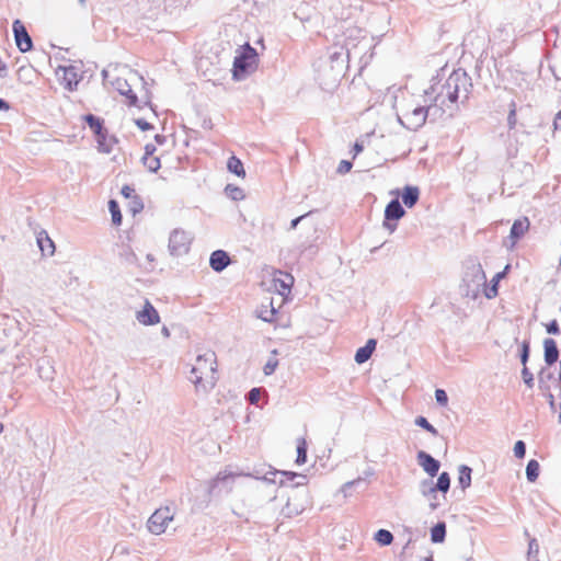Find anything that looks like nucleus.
Here are the masks:
<instances>
[{
    "instance_id": "nucleus-44",
    "label": "nucleus",
    "mask_w": 561,
    "mask_h": 561,
    "mask_svg": "<svg viewBox=\"0 0 561 561\" xmlns=\"http://www.w3.org/2000/svg\"><path fill=\"white\" fill-rule=\"evenodd\" d=\"M142 203L141 201L139 199V197H137V199H131V210L136 214L138 211H140L142 209Z\"/></svg>"
},
{
    "instance_id": "nucleus-18",
    "label": "nucleus",
    "mask_w": 561,
    "mask_h": 561,
    "mask_svg": "<svg viewBox=\"0 0 561 561\" xmlns=\"http://www.w3.org/2000/svg\"><path fill=\"white\" fill-rule=\"evenodd\" d=\"M419 188L415 186H405L402 193V201L405 206L413 207L419 201Z\"/></svg>"
},
{
    "instance_id": "nucleus-33",
    "label": "nucleus",
    "mask_w": 561,
    "mask_h": 561,
    "mask_svg": "<svg viewBox=\"0 0 561 561\" xmlns=\"http://www.w3.org/2000/svg\"><path fill=\"white\" fill-rule=\"evenodd\" d=\"M96 137V141L99 144V147L102 151L107 152L108 148H105V141L107 137V131L102 127L99 134H94Z\"/></svg>"
},
{
    "instance_id": "nucleus-32",
    "label": "nucleus",
    "mask_w": 561,
    "mask_h": 561,
    "mask_svg": "<svg viewBox=\"0 0 561 561\" xmlns=\"http://www.w3.org/2000/svg\"><path fill=\"white\" fill-rule=\"evenodd\" d=\"M427 113H428V110L424 106H419L413 110V115L416 116L419 124L425 123Z\"/></svg>"
},
{
    "instance_id": "nucleus-24",
    "label": "nucleus",
    "mask_w": 561,
    "mask_h": 561,
    "mask_svg": "<svg viewBox=\"0 0 561 561\" xmlns=\"http://www.w3.org/2000/svg\"><path fill=\"white\" fill-rule=\"evenodd\" d=\"M459 484L462 486V489H467L471 484V469L467 466H461L459 468Z\"/></svg>"
},
{
    "instance_id": "nucleus-42",
    "label": "nucleus",
    "mask_w": 561,
    "mask_h": 561,
    "mask_svg": "<svg viewBox=\"0 0 561 561\" xmlns=\"http://www.w3.org/2000/svg\"><path fill=\"white\" fill-rule=\"evenodd\" d=\"M529 355V343L523 342L522 344V363L525 365Z\"/></svg>"
},
{
    "instance_id": "nucleus-25",
    "label": "nucleus",
    "mask_w": 561,
    "mask_h": 561,
    "mask_svg": "<svg viewBox=\"0 0 561 561\" xmlns=\"http://www.w3.org/2000/svg\"><path fill=\"white\" fill-rule=\"evenodd\" d=\"M62 80L66 81V85L68 89H72V83L77 84V73L72 67L62 68Z\"/></svg>"
},
{
    "instance_id": "nucleus-30",
    "label": "nucleus",
    "mask_w": 561,
    "mask_h": 561,
    "mask_svg": "<svg viewBox=\"0 0 561 561\" xmlns=\"http://www.w3.org/2000/svg\"><path fill=\"white\" fill-rule=\"evenodd\" d=\"M538 552H539V546L537 543V540L533 538L528 543V551H527L528 560L529 561L538 560V558H537Z\"/></svg>"
},
{
    "instance_id": "nucleus-23",
    "label": "nucleus",
    "mask_w": 561,
    "mask_h": 561,
    "mask_svg": "<svg viewBox=\"0 0 561 561\" xmlns=\"http://www.w3.org/2000/svg\"><path fill=\"white\" fill-rule=\"evenodd\" d=\"M307 461V442L305 438H299L297 442V465H304Z\"/></svg>"
},
{
    "instance_id": "nucleus-6",
    "label": "nucleus",
    "mask_w": 561,
    "mask_h": 561,
    "mask_svg": "<svg viewBox=\"0 0 561 561\" xmlns=\"http://www.w3.org/2000/svg\"><path fill=\"white\" fill-rule=\"evenodd\" d=\"M294 285V277L291 274L275 271L272 275V284L271 287L273 290L278 293L280 296L286 297L290 294L291 287Z\"/></svg>"
},
{
    "instance_id": "nucleus-45",
    "label": "nucleus",
    "mask_w": 561,
    "mask_h": 561,
    "mask_svg": "<svg viewBox=\"0 0 561 561\" xmlns=\"http://www.w3.org/2000/svg\"><path fill=\"white\" fill-rule=\"evenodd\" d=\"M364 150L363 144L356 141L353 146V158H356Z\"/></svg>"
},
{
    "instance_id": "nucleus-36",
    "label": "nucleus",
    "mask_w": 561,
    "mask_h": 561,
    "mask_svg": "<svg viewBox=\"0 0 561 561\" xmlns=\"http://www.w3.org/2000/svg\"><path fill=\"white\" fill-rule=\"evenodd\" d=\"M122 195L127 199H137V195L135 193V190L130 187L129 185H124L121 191Z\"/></svg>"
},
{
    "instance_id": "nucleus-35",
    "label": "nucleus",
    "mask_w": 561,
    "mask_h": 561,
    "mask_svg": "<svg viewBox=\"0 0 561 561\" xmlns=\"http://www.w3.org/2000/svg\"><path fill=\"white\" fill-rule=\"evenodd\" d=\"M525 454H526L525 443L523 440H517L514 445V455L518 459H523L525 457Z\"/></svg>"
},
{
    "instance_id": "nucleus-3",
    "label": "nucleus",
    "mask_w": 561,
    "mask_h": 561,
    "mask_svg": "<svg viewBox=\"0 0 561 561\" xmlns=\"http://www.w3.org/2000/svg\"><path fill=\"white\" fill-rule=\"evenodd\" d=\"M466 79L458 72H453L442 85L439 92H437L436 101H439L442 105H445L446 100L450 103H456L459 98L460 87L465 85Z\"/></svg>"
},
{
    "instance_id": "nucleus-39",
    "label": "nucleus",
    "mask_w": 561,
    "mask_h": 561,
    "mask_svg": "<svg viewBox=\"0 0 561 561\" xmlns=\"http://www.w3.org/2000/svg\"><path fill=\"white\" fill-rule=\"evenodd\" d=\"M261 399V390L259 388H253L249 392V401L252 404H256Z\"/></svg>"
},
{
    "instance_id": "nucleus-29",
    "label": "nucleus",
    "mask_w": 561,
    "mask_h": 561,
    "mask_svg": "<svg viewBox=\"0 0 561 561\" xmlns=\"http://www.w3.org/2000/svg\"><path fill=\"white\" fill-rule=\"evenodd\" d=\"M449 485H450V478H449L448 473L447 472L440 473V476L437 479V484H436L437 489L443 492H447L449 489Z\"/></svg>"
},
{
    "instance_id": "nucleus-13",
    "label": "nucleus",
    "mask_w": 561,
    "mask_h": 561,
    "mask_svg": "<svg viewBox=\"0 0 561 561\" xmlns=\"http://www.w3.org/2000/svg\"><path fill=\"white\" fill-rule=\"evenodd\" d=\"M210 267L216 272H221L230 264V257L224 250H216L209 259Z\"/></svg>"
},
{
    "instance_id": "nucleus-50",
    "label": "nucleus",
    "mask_w": 561,
    "mask_h": 561,
    "mask_svg": "<svg viewBox=\"0 0 561 561\" xmlns=\"http://www.w3.org/2000/svg\"><path fill=\"white\" fill-rule=\"evenodd\" d=\"M301 218H302V216H300V217H298V218L294 219V220L291 221V228H296V226L298 225V222L300 221V219H301Z\"/></svg>"
},
{
    "instance_id": "nucleus-43",
    "label": "nucleus",
    "mask_w": 561,
    "mask_h": 561,
    "mask_svg": "<svg viewBox=\"0 0 561 561\" xmlns=\"http://www.w3.org/2000/svg\"><path fill=\"white\" fill-rule=\"evenodd\" d=\"M122 93L126 95L129 105H136L137 96L135 93H133V91L130 89L127 90L126 92L122 91Z\"/></svg>"
},
{
    "instance_id": "nucleus-14",
    "label": "nucleus",
    "mask_w": 561,
    "mask_h": 561,
    "mask_svg": "<svg viewBox=\"0 0 561 561\" xmlns=\"http://www.w3.org/2000/svg\"><path fill=\"white\" fill-rule=\"evenodd\" d=\"M420 465L430 476L434 477L439 470V462L425 451L417 454Z\"/></svg>"
},
{
    "instance_id": "nucleus-21",
    "label": "nucleus",
    "mask_w": 561,
    "mask_h": 561,
    "mask_svg": "<svg viewBox=\"0 0 561 561\" xmlns=\"http://www.w3.org/2000/svg\"><path fill=\"white\" fill-rule=\"evenodd\" d=\"M446 535L445 523H438L431 530V540L435 543L443 542Z\"/></svg>"
},
{
    "instance_id": "nucleus-16",
    "label": "nucleus",
    "mask_w": 561,
    "mask_h": 561,
    "mask_svg": "<svg viewBox=\"0 0 561 561\" xmlns=\"http://www.w3.org/2000/svg\"><path fill=\"white\" fill-rule=\"evenodd\" d=\"M543 350L546 364L549 366L553 365L559 358V351L556 341L553 339H546L543 341Z\"/></svg>"
},
{
    "instance_id": "nucleus-34",
    "label": "nucleus",
    "mask_w": 561,
    "mask_h": 561,
    "mask_svg": "<svg viewBox=\"0 0 561 561\" xmlns=\"http://www.w3.org/2000/svg\"><path fill=\"white\" fill-rule=\"evenodd\" d=\"M507 123H508V126H510L511 129L515 128L516 123H517V118H516V103L515 102L511 103V108H510V113H508V117H507Z\"/></svg>"
},
{
    "instance_id": "nucleus-38",
    "label": "nucleus",
    "mask_w": 561,
    "mask_h": 561,
    "mask_svg": "<svg viewBox=\"0 0 561 561\" xmlns=\"http://www.w3.org/2000/svg\"><path fill=\"white\" fill-rule=\"evenodd\" d=\"M435 398L440 405H446L448 402V397L443 389H437L435 391Z\"/></svg>"
},
{
    "instance_id": "nucleus-37",
    "label": "nucleus",
    "mask_w": 561,
    "mask_h": 561,
    "mask_svg": "<svg viewBox=\"0 0 561 561\" xmlns=\"http://www.w3.org/2000/svg\"><path fill=\"white\" fill-rule=\"evenodd\" d=\"M353 164L351 161H347V160H342L340 163H339V167H337V172L340 174H346L351 171Z\"/></svg>"
},
{
    "instance_id": "nucleus-9",
    "label": "nucleus",
    "mask_w": 561,
    "mask_h": 561,
    "mask_svg": "<svg viewBox=\"0 0 561 561\" xmlns=\"http://www.w3.org/2000/svg\"><path fill=\"white\" fill-rule=\"evenodd\" d=\"M157 148L153 144L145 146V153L141 158L144 167L150 172H157L161 168L160 156L156 153Z\"/></svg>"
},
{
    "instance_id": "nucleus-47",
    "label": "nucleus",
    "mask_w": 561,
    "mask_h": 561,
    "mask_svg": "<svg viewBox=\"0 0 561 561\" xmlns=\"http://www.w3.org/2000/svg\"><path fill=\"white\" fill-rule=\"evenodd\" d=\"M553 125H554L556 129H558V128L561 129V111L557 114Z\"/></svg>"
},
{
    "instance_id": "nucleus-7",
    "label": "nucleus",
    "mask_w": 561,
    "mask_h": 561,
    "mask_svg": "<svg viewBox=\"0 0 561 561\" xmlns=\"http://www.w3.org/2000/svg\"><path fill=\"white\" fill-rule=\"evenodd\" d=\"M13 34L16 47L21 53H27L33 48V42L24 24L20 20L13 22Z\"/></svg>"
},
{
    "instance_id": "nucleus-12",
    "label": "nucleus",
    "mask_w": 561,
    "mask_h": 561,
    "mask_svg": "<svg viewBox=\"0 0 561 561\" xmlns=\"http://www.w3.org/2000/svg\"><path fill=\"white\" fill-rule=\"evenodd\" d=\"M529 228L530 221L527 217L516 219L513 222L510 231V239L512 240V244L515 245L516 242L528 232Z\"/></svg>"
},
{
    "instance_id": "nucleus-22",
    "label": "nucleus",
    "mask_w": 561,
    "mask_h": 561,
    "mask_svg": "<svg viewBox=\"0 0 561 561\" xmlns=\"http://www.w3.org/2000/svg\"><path fill=\"white\" fill-rule=\"evenodd\" d=\"M540 466L539 462L535 459L528 461L526 467V476L530 482H535L539 476Z\"/></svg>"
},
{
    "instance_id": "nucleus-49",
    "label": "nucleus",
    "mask_w": 561,
    "mask_h": 561,
    "mask_svg": "<svg viewBox=\"0 0 561 561\" xmlns=\"http://www.w3.org/2000/svg\"><path fill=\"white\" fill-rule=\"evenodd\" d=\"M9 105L5 103L2 99H0V111L1 110H8Z\"/></svg>"
},
{
    "instance_id": "nucleus-55",
    "label": "nucleus",
    "mask_w": 561,
    "mask_h": 561,
    "mask_svg": "<svg viewBox=\"0 0 561 561\" xmlns=\"http://www.w3.org/2000/svg\"><path fill=\"white\" fill-rule=\"evenodd\" d=\"M81 2H84V0H80Z\"/></svg>"
},
{
    "instance_id": "nucleus-54",
    "label": "nucleus",
    "mask_w": 561,
    "mask_h": 561,
    "mask_svg": "<svg viewBox=\"0 0 561 561\" xmlns=\"http://www.w3.org/2000/svg\"><path fill=\"white\" fill-rule=\"evenodd\" d=\"M3 431V424L0 422V433Z\"/></svg>"
},
{
    "instance_id": "nucleus-41",
    "label": "nucleus",
    "mask_w": 561,
    "mask_h": 561,
    "mask_svg": "<svg viewBox=\"0 0 561 561\" xmlns=\"http://www.w3.org/2000/svg\"><path fill=\"white\" fill-rule=\"evenodd\" d=\"M547 332L549 334H559L560 329L557 320H552L549 324L546 325Z\"/></svg>"
},
{
    "instance_id": "nucleus-52",
    "label": "nucleus",
    "mask_w": 561,
    "mask_h": 561,
    "mask_svg": "<svg viewBox=\"0 0 561 561\" xmlns=\"http://www.w3.org/2000/svg\"><path fill=\"white\" fill-rule=\"evenodd\" d=\"M523 375H524V377H525V378H528L527 368H524V370H523Z\"/></svg>"
},
{
    "instance_id": "nucleus-19",
    "label": "nucleus",
    "mask_w": 561,
    "mask_h": 561,
    "mask_svg": "<svg viewBox=\"0 0 561 561\" xmlns=\"http://www.w3.org/2000/svg\"><path fill=\"white\" fill-rule=\"evenodd\" d=\"M227 168L231 173L236 174L238 178H245V170L243 163L236 156H232L228 159Z\"/></svg>"
},
{
    "instance_id": "nucleus-4",
    "label": "nucleus",
    "mask_w": 561,
    "mask_h": 561,
    "mask_svg": "<svg viewBox=\"0 0 561 561\" xmlns=\"http://www.w3.org/2000/svg\"><path fill=\"white\" fill-rule=\"evenodd\" d=\"M173 520V513L170 507H160L154 511L148 520V529L154 535H161L165 531L170 522Z\"/></svg>"
},
{
    "instance_id": "nucleus-5",
    "label": "nucleus",
    "mask_w": 561,
    "mask_h": 561,
    "mask_svg": "<svg viewBox=\"0 0 561 561\" xmlns=\"http://www.w3.org/2000/svg\"><path fill=\"white\" fill-rule=\"evenodd\" d=\"M191 237L181 229H175L169 238V249L175 255H182L190 251Z\"/></svg>"
},
{
    "instance_id": "nucleus-15",
    "label": "nucleus",
    "mask_w": 561,
    "mask_h": 561,
    "mask_svg": "<svg viewBox=\"0 0 561 561\" xmlns=\"http://www.w3.org/2000/svg\"><path fill=\"white\" fill-rule=\"evenodd\" d=\"M36 240L43 255L51 256L55 253V243L45 230L38 232Z\"/></svg>"
},
{
    "instance_id": "nucleus-28",
    "label": "nucleus",
    "mask_w": 561,
    "mask_h": 561,
    "mask_svg": "<svg viewBox=\"0 0 561 561\" xmlns=\"http://www.w3.org/2000/svg\"><path fill=\"white\" fill-rule=\"evenodd\" d=\"M415 424L436 436L438 434L437 430L428 423V421L424 416H417L415 419Z\"/></svg>"
},
{
    "instance_id": "nucleus-17",
    "label": "nucleus",
    "mask_w": 561,
    "mask_h": 561,
    "mask_svg": "<svg viewBox=\"0 0 561 561\" xmlns=\"http://www.w3.org/2000/svg\"><path fill=\"white\" fill-rule=\"evenodd\" d=\"M376 348V341L370 339L367 341L365 346L359 347L355 354V360L358 364H363L368 360Z\"/></svg>"
},
{
    "instance_id": "nucleus-46",
    "label": "nucleus",
    "mask_w": 561,
    "mask_h": 561,
    "mask_svg": "<svg viewBox=\"0 0 561 561\" xmlns=\"http://www.w3.org/2000/svg\"><path fill=\"white\" fill-rule=\"evenodd\" d=\"M277 363L276 362H268L265 367H264V373L266 375H271L274 370H275V367H276Z\"/></svg>"
},
{
    "instance_id": "nucleus-27",
    "label": "nucleus",
    "mask_w": 561,
    "mask_h": 561,
    "mask_svg": "<svg viewBox=\"0 0 561 561\" xmlns=\"http://www.w3.org/2000/svg\"><path fill=\"white\" fill-rule=\"evenodd\" d=\"M84 121L88 123L93 134H99L103 127V121L92 114L85 115Z\"/></svg>"
},
{
    "instance_id": "nucleus-31",
    "label": "nucleus",
    "mask_w": 561,
    "mask_h": 561,
    "mask_svg": "<svg viewBox=\"0 0 561 561\" xmlns=\"http://www.w3.org/2000/svg\"><path fill=\"white\" fill-rule=\"evenodd\" d=\"M503 276V273H497L494 277H493V285L492 287L485 293V296L486 298L491 299V298H494L496 295H497V283L499 280L501 279V277Z\"/></svg>"
},
{
    "instance_id": "nucleus-53",
    "label": "nucleus",
    "mask_w": 561,
    "mask_h": 561,
    "mask_svg": "<svg viewBox=\"0 0 561 561\" xmlns=\"http://www.w3.org/2000/svg\"><path fill=\"white\" fill-rule=\"evenodd\" d=\"M24 70H26V68H25V67H21V68L19 69V73H21V72H22V71H24Z\"/></svg>"
},
{
    "instance_id": "nucleus-51",
    "label": "nucleus",
    "mask_w": 561,
    "mask_h": 561,
    "mask_svg": "<svg viewBox=\"0 0 561 561\" xmlns=\"http://www.w3.org/2000/svg\"><path fill=\"white\" fill-rule=\"evenodd\" d=\"M525 381H526L529 386H531V383H530V382L533 381V377H531V375H529V376H528V378H525Z\"/></svg>"
},
{
    "instance_id": "nucleus-10",
    "label": "nucleus",
    "mask_w": 561,
    "mask_h": 561,
    "mask_svg": "<svg viewBox=\"0 0 561 561\" xmlns=\"http://www.w3.org/2000/svg\"><path fill=\"white\" fill-rule=\"evenodd\" d=\"M136 318L142 325H154L160 322L158 311L148 300H146L142 310L137 312Z\"/></svg>"
},
{
    "instance_id": "nucleus-11",
    "label": "nucleus",
    "mask_w": 561,
    "mask_h": 561,
    "mask_svg": "<svg viewBox=\"0 0 561 561\" xmlns=\"http://www.w3.org/2000/svg\"><path fill=\"white\" fill-rule=\"evenodd\" d=\"M145 112L142 116H136L133 114V122L135 125L142 131H151L154 129V125L152 124V119L156 118V113L151 106L142 107Z\"/></svg>"
},
{
    "instance_id": "nucleus-48",
    "label": "nucleus",
    "mask_w": 561,
    "mask_h": 561,
    "mask_svg": "<svg viewBox=\"0 0 561 561\" xmlns=\"http://www.w3.org/2000/svg\"><path fill=\"white\" fill-rule=\"evenodd\" d=\"M154 141L158 144V145H162L164 141H165V137L162 136V135H156L154 136Z\"/></svg>"
},
{
    "instance_id": "nucleus-8",
    "label": "nucleus",
    "mask_w": 561,
    "mask_h": 561,
    "mask_svg": "<svg viewBox=\"0 0 561 561\" xmlns=\"http://www.w3.org/2000/svg\"><path fill=\"white\" fill-rule=\"evenodd\" d=\"M405 211L400 205L398 199L391 201L385 209V220L383 226L390 231L393 232L397 225L392 221H397L404 216Z\"/></svg>"
},
{
    "instance_id": "nucleus-20",
    "label": "nucleus",
    "mask_w": 561,
    "mask_h": 561,
    "mask_svg": "<svg viewBox=\"0 0 561 561\" xmlns=\"http://www.w3.org/2000/svg\"><path fill=\"white\" fill-rule=\"evenodd\" d=\"M108 210L112 216V224L117 227L121 226L123 221V216L118 203L115 199H111L108 202Z\"/></svg>"
},
{
    "instance_id": "nucleus-40",
    "label": "nucleus",
    "mask_w": 561,
    "mask_h": 561,
    "mask_svg": "<svg viewBox=\"0 0 561 561\" xmlns=\"http://www.w3.org/2000/svg\"><path fill=\"white\" fill-rule=\"evenodd\" d=\"M226 191L229 192L233 198H239L242 196V190L238 186L227 185Z\"/></svg>"
},
{
    "instance_id": "nucleus-2",
    "label": "nucleus",
    "mask_w": 561,
    "mask_h": 561,
    "mask_svg": "<svg viewBox=\"0 0 561 561\" xmlns=\"http://www.w3.org/2000/svg\"><path fill=\"white\" fill-rule=\"evenodd\" d=\"M257 66L259 55L256 50L247 43L237 50L232 66V77L234 80H243L249 75L253 73Z\"/></svg>"
},
{
    "instance_id": "nucleus-26",
    "label": "nucleus",
    "mask_w": 561,
    "mask_h": 561,
    "mask_svg": "<svg viewBox=\"0 0 561 561\" xmlns=\"http://www.w3.org/2000/svg\"><path fill=\"white\" fill-rule=\"evenodd\" d=\"M375 540H376L380 546H389V545L393 541V536H392V534H391L389 530H386V529H379V530L375 534Z\"/></svg>"
},
{
    "instance_id": "nucleus-1",
    "label": "nucleus",
    "mask_w": 561,
    "mask_h": 561,
    "mask_svg": "<svg viewBox=\"0 0 561 561\" xmlns=\"http://www.w3.org/2000/svg\"><path fill=\"white\" fill-rule=\"evenodd\" d=\"M191 380L197 390L206 391L215 387L218 380L215 352L206 350L197 355L191 370Z\"/></svg>"
},
{
    "instance_id": "nucleus-56",
    "label": "nucleus",
    "mask_w": 561,
    "mask_h": 561,
    "mask_svg": "<svg viewBox=\"0 0 561 561\" xmlns=\"http://www.w3.org/2000/svg\"><path fill=\"white\" fill-rule=\"evenodd\" d=\"M531 561H539V560H531Z\"/></svg>"
}]
</instances>
